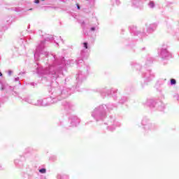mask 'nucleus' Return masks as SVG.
I'll use <instances>...</instances> for the list:
<instances>
[{
	"label": "nucleus",
	"mask_w": 179,
	"mask_h": 179,
	"mask_svg": "<svg viewBox=\"0 0 179 179\" xmlns=\"http://www.w3.org/2000/svg\"><path fill=\"white\" fill-rule=\"evenodd\" d=\"M85 22H83V24H84Z\"/></svg>",
	"instance_id": "obj_44"
},
{
	"label": "nucleus",
	"mask_w": 179,
	"mask_h": 179,
	"mask_svg": "<svg viewBox=\"0 0 179 179\" xmlns=\"http://www.w3.org/2000/svg\"><path fill=\"white\" fill-rule=\"evenodd\" d=\"M57 179H69V176L68 175H62L59 173L57 175Z\"/></svg>",
	"instance_id": "obj_19"
},
{
	"label": "nucleus",
	"mask_w": 179,
	"mask_h": 179,
	"mask_svg": "<svg viewBox=\"0 0 179 179\" xmlns=\"http://www.w3.org/2000/svg\"><path fill=\"white\" fill-rule=\"evenodd\" d=\"M156 29H157V23H152L149 24L147 27L146 32L145 31V30H143V31H138V29H136V27L133 26V27H130V33L131 34H134V36H139L140 34L142 37H148L149 34H152V33L155 31Z\"/></svg>",
	"instance_id": "obj_6"
},
{
	"label": "nucleus",
	"mask_w": 179,
	"mask_h": 179,
	"mask_svg": "<svg viewBox=\"0 0 179 179\" xmlns=\"http://www.w3.org/2000/svg\"><path fill=\"white\" fill-rule=\"evenodd\" d=\"M57 125H58L59 127H61V126L64 125V122L59 120V121L57 122Z\"/></svg>",
	"instance_id": "obj_28"
},
{
	"label": "nucleus",
	"mask_w": 179,
	"mask_h": 179,
	"mask_svg": "<svg viewBox=\"0 0 179 179\" xmlns=\"http://www.w3.org/2000/svg\"><path fill=\"white\" fill-rule=\"evenodd\" d=\"M141 125L144 131H155L157 129V126L155 123H152L149 118L144 117L141 120Z\"/></svg>",
	"instance_id": "obj_10"
},
{
	"label": "nucleus",
	"mask_w": 179,
	"mask_h": 179,
	"mask_svg": "<svg viewBox=\"0 0 179 179\" xmlns=\"http://www.w3.org/2000/svg\"><path fill=\"white\" fill-rule=\"evenodd\" d=\"M148 6L150 9H153V8H155V6H156V4H155V1H150V2L148 3Z\"/></svg>",
	"instance_id": "obj_20"
},
{
	"label": "nucleus",
	"mask_w": 179,
	"mask_h": 179,
	"mask_svg": "<svg viewBox=\"0 0 179 179\" xmlns=\"http://www.w3.org/2000/svg\"><path fill=\"white\" fill-rule=\"evenodd\" d=\"M8 73V76H10V75H12V71L9 70Z\"/></svg>",
	"instance_id": "obj_33"
},
{
	"label": "nucleus",
	"mask_w": 179,
	"mask_h": 179,
	"mask_svg": "<svg viewBox=\"0 0 179 179\" xmlns=\"http://www.w3.org/2000/svg\"><path fill=\"white\" fill-rule=\"evenodd\" d=\"M131 66H134L135 69H139L141 71V76L144 79V83H141L142 87H145V85H148V83L154 79L155 73H153L152 70L142 67L140 64H138L135 62H131Z\"/></svg>",
	"instance_id": "obj_5"
},
{
	"label": "nucleus",
	"mask_w": 179,
	"mask_h": 179,
	"mask_svg": "<svg viewBox=\"0 0 179 179\" xmlns=\"http://www.w3.org/2000/svg\"><path fill=\"white\" fill-rule=\"evenodd\" d=\"M173 99H176L178 101H179V94H175L173 95Z\"/></svg>",
	"instance_id": "obj_26"
},
{
	"label": "nucleus",
	"mask_w": 179,
	"mask_h": 179,
	"mask_svg": "<svg viewBox=\"0 0 179 179\" xmlns=\"http://www.w3.org/2000/svg\"><path fill=\"white\" fill-rule=\"evenodd\" d=\"M3 170H5V168L3 167L1 164H0V171H2Z\"/></svg>",
	"instance_id": "obj_30"
},
{
	"label": "nucleus",
	"mask_w": 179,
	"mask_h": 179,
	"mask_svg": "<svg viewBox=\"0 0 179 179\" xmlns=\"http://www.w3.org/2000/svg\"><path fill=\"white\" fill-rule=\"evenodd\" d=\"M77 8L79 10L80 9V6H79V4H77Z\"/></svg>",
	"instance_id": "obj_36"
},
{
	"label": "nucleus",
	"mask_w": 179,
	"mask_h": 179,
	"mask_svg": "<svg viewBox=\"0 0 179 179\" xmlns=\"http://www.w3.org/2000/svg\"><path fill=\"white\" fill-rule=\"evenodd\" d=\"M41 179H47V177H45V176H41Z\"/></svg>",
	"instance_id": "obj_34"
},
{
	"label": "nucleus",
	"mask_w": 179,
	"mask_h": 179,
	"mask_svg": "<svg viewBox=\"0 0 179 179\" xmlns=\"http://www.w3.org/2000/svg\"><path fill=\"white\" fill-rule=\"evenodd\" d=\"M19 80H20L19 77L14 78V82H19Z\"/></svg>",
	"instance_id": "obj_29"
},
{
	"label": "nucleus",
	"mask_w": 179,
	"mask_h": 179,
	"mask_svg": "<svg viewBox=\"0 0 179 179\" xmlns=\"http://www.w3.org/2000/svg\"><path fill=\"white\" fill-rule=\"evenodd\" d=\"M110 3L112 6H118L121 4V1L120 0H110Z\"/></svg>",
	"instance_id": "obj_18"
},
{
	"label": "nucleus",
	"mask_w": 179,
	"mask_h": 179,
	"mask_svg": "<svg viewBox=\"0 0 179 179\" xmlns=\"http://www.w3.org/2000/svg\"><path fill=\"white\" fill-rule=\"evenodd\" d=\"M95 30H99V27H92L90 28V31H95Z\"/></svg>",
	"instance_id": "obj_27"
},
{
	"label": "nucleus",
	"mask_w": 179,
	"mask_h": 179,
	"mask_svg": "<svg viewBox=\"0 0 179 179\" xmlns=\"http://www.w3.org/2000/svg\"><path fill=\"white\" fill-rule=\"evenodd\" d=\"M41 1H45V0H41Z\"/></svg>",
	"instance_id": "obj_46"
},
{
	"label": "nucleus",
	"mask_w": 179,
	"mask_h": 179,
	"mask_svg": "<svg viewBox=\"0 0 179 179\" xmlns=\"http://www.w3.org/2000/svg\"><path fill=\"white\" fill-rule=\"evenodd\" d=\"M1 85V90H4L7 94H12V96H17V98L19 100H20L21 103H23V101H25V103H28L29 104H32L34 103V101L30 99V97L27 96L24 98H22V96H19V92L15 91L16 89V86H10L8 85V83L0 82Z\"/></svg>",
	"instance_id": "obj_4"
},
{
	"label": "nucleus",
	"mask_w": 179,
	"mask_h": 179,
	"mask_svg": "<svg viewBox=\"0 0 179 179\" xmlns=\"http://www.w3.org/2000/svg\"><path fill=\"white\" fill-rule=\"evenodd\" d=\"M59 38H60V40H61V41H62V43H63V44H64V39H62V38H61V36L59 37Z\"/></svg>",
	"instance_id": "obj_35"
},
{
	"label": "nucleus",
	"mask_w": 179,
	"mask_h": 179,
	"mask_svg": "<svg viewBox=\"0 0 179 179\" xmlns=\"http://www.w3.org/2000/svg\"><path fill=\"white\" fill-rule=\"evenodd\" d=\"M71 88L59 87L58 82L53 81L51 83L50 90L49 91V97L38 99L36 101H34L32 106L46 107L47 106H51V104H55L58 101H61V100H64V99L71 96Z\"/></svg>",
	"instance_id": "obj_2"
},
{
	"label": "nucleus",
	"mask_w": 179,
	"mask_h": 179,
	"mask_svg": "<svg viewBox=\"0 0 179 179\" xmlns=\"http://www.w3.org/2000/svg\"><path fill=\"white\" fill-rule=\"evenodd\" d=\"M69 121L71 124V127H77L80 122V119L75 115H71L69 118Z\"/></svg>",
	"instance_id": "obj_13"
},
{
	"label": "nucleus",
	"mask_w": 179,
	"mask_h": 179,
	"mask_svg": "<svg viewBox=\"0 0 179 179\" xmlns=\"http://www.w3.org/2000/svg\"><path fill=\"white\" fill-rule=\"evenodd\" d=\"M146 104L147 106H149L150 108H155V107H157L159 111H163V110H164L165 108V106L163 104V103L162 102L157 103V101H155L154 99H148Z\"/></svg>",
	"instance_id": "obj_12"
},
{
	"label": "nucleus",
	"mask_w": 179,
	"mask_h": 179,
	"mask_svg": "<svg viewBox=\"0 0 179 179\" xmlns=\"http://www.w3.org/2000/svg\"><path fill=\"white\" fill-rule=\"evenodd\" d=\"M28 29H30V25L28 26Z\"/></svg>",
	"instance_id": "obj_43"
},
{
	"label": "nucleus",
	"mask_w": 179,
	"mask_h": 179,
	"mask_svg": "<svg viewBox=\"0 0 179 179\" xmlns=\"http://www.w3.org/2000/svg\"><path fill=\"white\" fill-rule=\"evenodd\" d=\"M159 55L162 59H169V58H171L172 55L171 52L169 51V45L166 44L162 45V48L160 49Z\"/></svg>",
	"instance_id": "obj_11"
},
{
	"label": "nucleus",
	"mask_w": 179,
	"mask_h": 179,
	"mask_svg": "<svg viewBox=\"0 0 179 179\" xmlns=\"http://www.w3.org/2000/svg\"><path fill=\"white\" fill-rule=\"evenodd\" d=\"M30 85L31 86H37V83H31Z\"/></svg>",
	"instance_id": "obj_31"
},
{
	"label": "nucleus",
	"mask_w": 179,
	"mask_h": 179,
	"mask_svg": "<svg viewBox=\"0 0 179 179\" xmlns=\"http://www.w3.org/2000/svg\"><path fill=\"white\" fill-rule=\"evenodd\" d=\"M101 97H109L112 96L113 100H117L118 96H117V93H118V90L115 88L106 89L103 88L99 91Z\"/></svg>",
	"instance_id": "obj_9"
},
{
	"label": "nucleus",
	"mask_w": 179,
	"mask_h": 179,
	"mask_svg": "<svg viewBox=\"0 0 179 179\" xmlns=\"http://www.w3.org/2000/svg\"><path fill=\"white\" fill-rule=\"evenodd\" d=\"M171 83V86H173L174 85H176L177 81L176 80V79L172 78V79H171V83Z\"/></svg>",
	"instance_id": "obj_24"
},
{
	"label": "nucleus",
	"mask_w": 179,
	"mask_h": 179,
	"mask_svg": "<svg viewBox=\"0 0 179 179\" xmlns=\"http://www.w3.org/2000/svg\"><path fill=\"white\" fill-rule=\"evenodd\" d=\"M62 106L64 107V108L66 110H73L75 105H73L72 103L71 102H68L66 101H64L62 103Z\"/></svg>",
	"instance_id": "obj_15"
},
{
	"label": "nucleus",
	"mask_w": 179,
	"mask_h": 179,
	"mask_svg": "<svg viewBox=\"0 0 179 179\" xmlns=\"http://www.w3.org/2000/svg\"><path fill=\"white\" fill-rule=\"evenodd\" d=\"M23 73H24V72L20 73V74H19V75H22V74H23Z\"/></svg>",
	"instance_id": "obj_39"
},
{
	"label": "nucleus",
	"mask_w": 179,
	"mask_h": 179,
	"mask_svg": "<svg viewBox=\"0 0 179 179\" xmlns=\"http://www.w3.org/2000/svg\"><path fill=\"white\" fill-rule=\"evenodd\" d=\"M83 48L85 49V50H87V48H89V43H87V42H84L83 43Z\"/></svg>",
	"instance_id": "obj_25"
},
{
	"label": "nucleus",
	"mask_w": 179,
	"mask_h": 179,
	"mask_svg": "<svg viewBox=\"0 0 179 179\" xmlns=\"http://www.w3.org/2000/svg\"><path fill=\"white\" fill-rule=\"evenodd\" d=\"M43 38L44 41H41L40 44L36 47L34 52V59L36 62L39 61L40 62H43V58H48L45 64L48 66H46L43 69V66H40V63L36 62V73L38 76H42V78L49 76L52 79H57V78H59V75H62V69L68 65H73L76 62V60H66L65 57L58 59L55 55L44 51L47 41H52L54 37L52 35L48 34Z\"/></svg>",
	"instance_id": "obj_1"
},
{
	"label": "nucleus",
	"mask_w": 179,
	"mask_h": 179,
	"mask_svg": "<svg viewBox=\"0 0 179 179\" xmlns=\"http://www.w3.org/2000/svg\"><path fill=\"white\" fill-rule=\"evenodd\" d=\"M15 10H16V12H19V10H17V8H15Z\"/></svg>",
	"instance_id": "obj_42"
},
{
	"label": "nucleus",
	"mask_w": 179,
	"mask_h": 179,
	"mask_svg": "<svg viewBox=\"0 0 179 179\" xmlns=\"http://www.w3.org/2000/svg\"><path fill=\"white\" fill-rule=\"evenodd\" d=\"M34 176H36V171L30 170L27 174L24 175L25 179H34Z\"/></svg>",
	"instance_id": "obj_16"
},
{
	"label": "nucleus",
	"mask_w": 179,
	"mask_h": 179,
	"mask_svg": "<svg viewBox=\"0 0 179 179\" xmlns=\"http://www.w3.org/2000/svg\"><path fill=\"white\" fill-rule=\"evenodd\" d=\"M0 76H2V72H0Z\"/></svg>",
	"instance_id": "obj_41"
},
{
	"label": "nucleus",
	"mask_w": 179,
	"mask_h": 179,
	"mask_svg": "<svg viewBox=\"0 0 179 179\" xmlns=\"http://www.w3.org/2000/svg\"><path fill=\"white\" fill-rule=\"evenodd\" d=\"M39 173L41 174H45V173H47V169H45V168H42L39 169Z\"/></svg>",
	"instance_id": "obj_22"
},
{
	"label": "nucleus",
	"mask_w": 179,
	"mask_h": 179,
	"mask_svg": "<svg viewBox=\"0 0 179 179\" xmlns=\"http://www.w3.org/2000/svg\"><path fill=\"white\" fill-rule=\"evenodd\" d=\"M57 45H58V43H56Z\"/></svg>",
	"instance_id": "obj_45"
},
{
	"label": "nucleus",
	"mask_w": 179,
	"mask_h": 179,
	"mask_svg": "<svg viewBox=\"0 0 179 179\" xmlns=\"http://www.w3.org/2000/svg\"><path fill=\"white\" fill-rule=\"evenodd\" d=\"M34 3H40V0H34Z\"/></svg>",
	"instance_id": "obj_32"
},
{
	"label": "nucleus",
	"mask_w": 179,
	"mask_h": 179,
	"mask_svg": "<svg viewBox=\"0 0 179 179\" xmlns=\"http://www.w3.org/2000/svg\"><path fill=\"white\" fill-rule=\"evenodd\" d=\"M118 106L115 103L101 104L95 107L91 112V117L96 122L104 121L107 118V111H113Z\"/></svg>",
	"instance_id": "obj_3"
},
{
	"label": "nucleus",
	"mask_w": 179,
	"mask_h": 179,
	"mask_svg": "<svg viewBox=\"0 0 179 179\" xmlns=\"http://www.w3.org/2000/svg\"><path fill=\"white\" fill-rule=\"evenodd\" d=\"M3 103V101H2V99H0V103Z\"/></svg>",
	"instance_id": "obj_38"
},
{
	"label": "nucleus",
	"mask_w": 179,
	"mask_h": 179,
	"mask_svg": "<svg viewBox=\"0 0 179 179\" xmlns=\"http://www.w3.org/2000/svg\"><path fill=\"white\" fill-rule=\"evenodd\" d=\"M67 80H69V78H66V80H65V83H66V81Z\"/></svg>",
	"instance_id": "obj_37"
},
{
	"label": "nucleus",
	"mask_w": 179,
	"mask_h": 179,
	"mask_svg": "<svg viewBox=\"0 0 179 179\" xmlns=\"http://www.w3.org/2000/svg\"><path fill=\"white\" fill-rule=\"evenodd\" d=\"M19 85L20 86L22 85V83H20V81H19Z\"/></svg>",
	"instance_id": "obj_40"
},
{
	"label": "nucleus",
	"mask_w": 179,
	"mask_h": 179,
	"mask_svg": "<svg viewBox=\"0 0 179 179\" xmlns=\"http://www.w3.org/2000/svg\"><path fill=\"white\" fill-rule=\"evenodd\" d=\"M90 6H94V0H87Z\"/></svg>",
	"instance_id": "obj_23"
},
{
	"label": "nucleus",
	"mask_w": 179,
	"mask_h": 179,
	"mask_svg": "<svg viewBox=\"0 0 179 179\" xmlns=\"http://www.w3.org/2000/svg\"><path fill=\"white\" fill-rule=\"evenodd\" d=\"M14 163L17 166H19L20 164H22V162H20L19 159H15Z\"/></svg>",
	"instance_id": "obj_21"
},
{
	"label": "nucleus",
	"mask_w": 179,
	"mask_h": 179,
	"mask_svg": "<svg viewBox=\"0 0 179 179\" xmlns=\"http://www.w3.org/2000/svg\"><path fill=\"white\" fill-rule=\"evenodd\" d=\"M127 101H128V97H127L125 96H122L120 99L118 103H119V104H124V103H127Z\"/></svg>",
	"instance_id": "obj_17"
},
{
	"label": "nucleus",
	"mask_w": 179,
	"mask_h": 179,
	"mask_svg": "<svg viewBox=\"0 0 179 179\" xmlns=\"http://www.w3.org/2000/svg\"><path fill=\"white\" fill-rule=\"evenodd\" d=\"M87 55V53L86 52V50H83L80 51V57L76 60V64L78 66H79L80 64H83V58H86Z\"/></svg>",
	"instance_id": "obj_14"
},
{
	"label": "nucleus",
	"mask_w": 179,
	"mask_h": 179,
	"mask_svg": "<svg viewBox=\"0 0 179 179\" xmlns=\"http://www.w3.org/2000/svg\"><path fill=\"white\" fill-rule=\"evenodd\" d=\"M105 124L108 125L107 129L111 131H115V128L121 127V122L117 121V118L114 115H109Z\"/></svg>",
	"instance_id": "obj_8"
},
{
	"label": "nucleus",
	"mask_w": 179,
	"mask_h": 179,
	"mask_svg": "<svg viewBox=\"0 0 179 179\" xmlns=\"http://www.w3.org/2000/svg\"><path fill=\"white\" fill-rule=\"evenodd\" d=\"M89 69H90V67H89V65L87 64H83V66L80 67L78 73L76 75V81L77 85L76 87V90L77 92H80L79 89H78L79 85H80L82 83L85 82L86 80V78L87 77V75L89 74Z\"/></svg>",
	"instance_id": "obj_7"
}]
</instances>
